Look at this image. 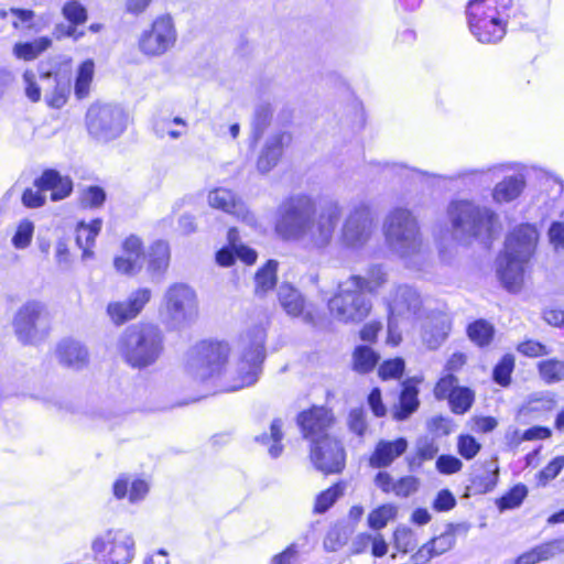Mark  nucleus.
Masks as SVG:
<instances>
[{"mask_svg": "<svg viewBox=\"0 0 564 564\" xmlns=\"http://www.w3.org/2000/svg\"><path fill=\"white\" fill-rule=\"evenodd\" d=\"M540 378L547 384L564 380V360L551 358L538 364Z\"/></svg>", "mask_w": 564, "mask_h": 564, "instance_id": "obj_39", "label": "nucleus"}, {"mask_svg": "<svg viewBox=\"0 0 564 564\" xmlns=\"http://www.w3.org/2000/svg\"><path fill=\"white\" fill-rule=\"evenodd\" d=\"M379 355L366 345L357 346L352 354L354 369L359 373L370 372L379 361Z\"/></svg>", "mask_w": 564, "mask_h": 564, "instance_id": "obj_38", "label": "nucleus"}, {"mask_svg": "<svg viewBox=\"0 0 564 564\" xmlns=\"http://www.w3.org/2000/svg\"><path fill=\"white\" fill-rule=\"evenodd\" d=\"M156 131L162 137L167 134L172 139H178L186 131V122L181 117H175L172 121H164L162 127L156 124Z\"/></svg>", "mask_w": 564, "mask_h": 564, "instance_id": "obj_60", "label": "nucleus"}, {"mask_svg": "<svg viewBox=\"0 0 564 564\" xmlns=\"http://www.w3.org/2000/svg\"><path fill=\"white\" fill-rule=\"evenodd\" d=\"M303 545L291 543L283 552L273 556L271 564H295L299 561Z\"/></svg>", "mask_w": 564, "mask_h": 564, "instance_id": "obj_63", "label": "nucleus"}, {"mask_svg": "<svg viewBox=\"0 0 564 564\" xmlns=\"http://www.w3.org/2000/svg\"><path fill=\"white\" fill-rule=\"evenodd\" d=\"M42 188L51 192V199L57 202L66 198L73 191V182L68 176H62L55 170L45 171L40 177Z\"/></svg>", "mask_w": 564, "mask_h": 564, "instance_id": "obj_29", "label": "nucleus"}, {"mask_svg": "<svg viewBox=\"0 0 564 564\" xmlns=\"http://www.w3.org/2000/svg\"><path fill=\"white\" fill-rule=\"evenodd\" d=\"M453 235L457 239L490 238L497 216L487 207L469 200L452 202L447 208Z\"/></svg>", "mask_w": 564, "mask_h": 564, "instance_id": "obj_8", "label": "nucleus"}, {"mask_svg": "<svg viewBox=\"0 0 564 564\" xmlns=\"http://www.w3.org/2000/svg\"><path fill=\"white\" fill-rule=\"evenodd\" d=\"M383 232L389 248L401 258H411L422 250L419 224L410 209H391L383 221Z\"/></svg>", "mask_w": 564, "mask_h": 564, "instance_id": "obj_7", "label": "nucleus"}, {"mask_svg": "<svg viewBox=\"0 0 564 564\" xmlns=\"http://www.w3.org/2000/svg\"><path fill=\"white\" fill-rule=\"evenodd\" d=\"M207 198L210 207L234 216L237 220L251 228L259 227V220L254 213L250 210L246 203L232 191L218 187L210 191Z\"/></svg>", "mask_w": 564, "mask_h": 564, "instance_id": "obj_16", "label": "nucleus"}, {"mask_svg": "<svg viewBox=\"0 0 564 564\" xmlns=\"http://www.w3.org/2000/svg\"><path fill=\"white\" fill-rule=\"evenodd\" d=\"M528 490L524 485H516L509 492L502 496L498 502L500 510L519 507L527 497Z\"/></svg>", "mask_w": 564, "mask_h": 564, "instance_id": "obj_54", "label": "nucleus"}, {"mask_svg": "<svg viewBox=\"0 0 564 564\" xmlns=\"http://www.w3.org/2000/svg\"><path fill=\"white\" fill-rule=\"evenodd\" d=\"M91 551L104 564H131L137 553L134 534L123 528H112L91 541Z\"/></svg>", "mask_w": 564, "mask_h": 564, "instance_id": "obj_11", "label": "nucleus"}, {"mask_svg": "<svg viewBox=\"0 0 564 564\" xmlns=\"http://www.w3.org/2000/svg\"><path fill=\"white\" fill-rule=\"evenodd\" d=\"M393 545L402 553L412 551L417 545L415 533L408 527H397L393 532Z\"/></svg>", "mask_w": 564, "mask_h": 564, "instance_id": "obj_46", "label": "nucleus"}, {"mask_svg": "<svg viewBox=\"0 0 564 564\" xmlns=\"http://www.w3.org/2000/svg\"><path fill=\"white\" fill-rule=\"evenodd\" d=\"M94 62L91 59H87L82 63L78 68L75 82V94L79 99L88 96L90 83L94 76Z\"/></svg>", "mask_w": 564, "mask_h": 564, "instance_id": "obj_44", "label": "nucleus"}, {"mask_svg": "<svg viewBox=\"0 0 564 564\" xmlns=\"http://www.w3.org/2000/svg\"><path fill=\"white\" fill-rule=\"evenodd\" d=\"M517 350L529 358H538L551 354V349L538 340L527 339L517 346Z\"/></svg>", "mask_w": 564, "mask_h": 564, "instance_id": "obj_58", "label": "nucleus"}, {"mask_svg": "<svg viewBox=\"0 0 564 564\" xmlns=\"http://www.w3.org/2000/svg\"><path fill=\"white\" fill-rule=\"evenodd\" d=\"M152 292L148 288H141L132 292L126 301L111 302L107 306V313L111 321L123 324L137 317L145 304L151 300Z\"/></svg>", "mask_w": 564, "mask_h": 564, "instance_id": "obj_19", "label": "nucleus"}, {"mask_svg": "<svg viewBox=\"0 0 564 564\" xmlns=\"http://www.w3.org/2000/svg\"><path fill=\"white\" fill-rule=\"evenodd\" d=\"M480 449L481 444L473 435L460 434L457 437V452L463 458L470 460L477 456Z\"/></svg>", "mask_w": 564, "mask_h": 564, "instance_id": "obj_53", "label": "nucleus"}, {"mask_svg": "<svg viewBox=\"0 0 564 564\" xmlns=\"http://www.w3.org/2000/svg\"><path fill=\"white\" fill-rule=\"evenodd\" d=\"M62 14L70 24H83L88 18L86 8L78 0L66 1Z\"/></svg>", "mask_w": 564, "mask_h": 564, "instance_id": "obj_49", "label": "nucleus"}, {"mask_svg": "<svg viewBox=\"0 0 564 564\" xmlns=\"http://www.w3.org/2000/svg\"><path fill=\"white\" fill-rule=\"evenodd\" d=\"M500 166H490L481 170H463L456 175L451 176L449 180H467L473 184L488 185L496 178V173Z\"/></svg>", "mask_w": 564, "mask_h": 564, "instance_id": "obj_42", "label": "nucleus"}, {"mask_svg": "<svg viewBox=\"0 0 564 564\" xmlns=\"http://www.w3.org/2000/svg\"><path fill=\"white\" fill-rule=\"evenodd\" d=\"M55 355L59 364L75 370L85 368L89 361L87 348L70 338L63 339L57 344Z\"/></svg>", "mask_w": 564, "mask_h": 564, "instance_id": "obj_23", "label": "nucleus"}, {"mask_svg": "<svg viewBox=\"0 0 564 564\" xmlns=\"http://www.w3.org/2000/svg\"><path fill=\"white\" fill-rule=\"evenodd\" d=\"M564 552V539H555L519 555L513 564H536Z\"/></svg>", "mask_w": 564, "mask_h": 564, "instance_id": "obj_28", "label": "nucleus"}, {"mask_svg": "<svg viewBox=\"0 0 564 564\" xmlns=\"http://www.w3.org/2000/svg\"><path fill=\"white\" fill-rule=\"evenodd\" d=\"M118 351L132 368L150 367L163 351L161 330L151 324L128 327L118 340Z\"/></svg>", "mask_w": 564, "mask_h": 564, "instance_id": "obj_6", "label": "nucleus"}, {"mask_svg": "<svg viewBox=\"0 0 564 564\" xmlns=\"http://www.w3.org/2000/svg\"><path fill=\"white\" fill-rule=\"evenodd\" d=\"M278 299L288 315L295 317L302 314L305 304L304 299L292 285L281 284L278 290Z\"/></svg>", "mask_w": 564, "mask_h": 564, "instance_id": "obj_32", "label": "nucleus"}, {"mask_svg": "<svg viewBox=\"0 0 564 564\" xmlns=\"http://www.w3.org/2000/svg\"><path fill=\"white\" fill-rule=\"evenodd\" d=\"M51 321V314L45 304L28 301L15 312L12 327L20 343L35 345L47 336Z\"/></svg>", "mask_w": 564, "mask_h": 564, "instance_id": "obj_12", "label": "nucleus"}, {"mask_svg": "<svg viewBox=\"0 0 564 564\" xmlns=\"http://www.w3.org/2000/svg\"><path fill=\"white\" fill-rule=\"evenodd\" d=\"M46 200V189L42 188L40 177L35 180L33 188H26L22 194V203L29 208L42 206Z\"/></svg>", "mask_w": 564, "mask_h": 564, "instance_id": "obj_55", "label": "nucleus"}, {"mask_svg": "<svg viewBox=\"0 0 564 564\" xmlns=\"http://www.w3.org/2000/svg\"><path fill=\"white\" fill-rule=\"evenodd\" d=\"M149 490L147 480L128 474H121L112 485L113 497L118 500L128 499L131 505L143 501Z\"/></svg>", "mask_w": 564, "mask_h": 564, "instance_id": "obj_20", "label": "nucleus"}, {"mask_svg": "<svg viewBox=\"0 0 564 564\" xmlns=\"http://www.w3.org/2000/svg\"><path fill=\"white\" fill-rule=\"evenodd\" d=\"M369 167L372 173L379 174L389 181L398 178L400 181L414 182L436 176L399 162H371Z\"/></svg>", "mask_w": 564, "mask_h": 564, "instance_id": "obj_21", "label": "nucleus"}, {"mask_svg": "<svg viewBox=\"0 0 564 564\" xmlns=\"http://www.w3.org/2000/svg\"><path fill=\"white\" fill-rule=\"evenodd\" d=\"M536 242L538 231L529 224L516 227L507 237L505 251L497 259V274L508 291L517 292L522 286Z\"/></svg>", "mask_w": 564, "mask_h": 564, "instance_id": "obj_4", "label": "nucleus"}, {"mask_svg": "<svg viewBox=\"0 0 564 564\" xmlns=\"http://www.w3.org/2000/svg\"><path fill=\"white\" fill-rule=\"evenodd\" d=\"M41 80L52 88L48 90V87H44L46 104L52 108H62L66 104L70 93L69 79L61 77L57 74L45 73L41 75Z\"/></svg>", "mask_w": 564, "mask_h": 564, "instance_id": "obj_27", "label": "nucleus"}, {"mask_svg": "<svg viewBox=\"0 0 564 564\" xmlns=\"http://www.w3.org/2000/svg\"><path fill=\"white\" fill-rule=\"evenodd\" d=\"M386 302L389 315L400 319L414 318L422 307L420 293L409 284L395 285Z\"/></svg>", "mask_w": 564, "mask_h": 564, "instance_id": "obj_17", "label": "nucleus"}, {"mask_svg": "<svg viewBox=\"0 0 564 564\" xmlns=\"http://www.w3.org/2000/svg\"><path fill=\"white\" fill-rule=\"evenodd\" d=\"M341 212L337 200H328L317 210L311 195L293 194L279 205L274 230L282 240L296 241L310 251L324 252L334 239Z\"/></svg>", "mask_w": 564, "mask_h": 564, "instance_id": "obj_2", "label": "nucleus"}, {"mask_svg": "<svg viewBox=\"0 0 564 564\" xmlns=\"http://www.w3.org/2000/svg\"><path fill=\"white\" fill-rule=\"evenodd\" d=\"M171 259L170 246L166 241H154L145 252L147 270L153 281H160L165 275Z\"/></svg>", "mask_w": 564, "mask_h": 564, "instance_id": "obj_24", "label": "nucleus"}, {"mask_svg": "<svg viewBox=\"0 0 564 564\" xmlns=\"http://www.w3.org/2000/svg\"><path fill=\"white\" fill-rule=\"evenodd\" d=\"M34 234V224L29 219L19 223L12 237V245L17 249H25L30 246Z\"/></svg>", "mask_w": 564, "mask_h": 564, "instance_id": "obj_50", "label": "nucleus"}, {"mask_svg": "<svg viewBox=\"0 0 564 564\" xmlns=\"http://www.w3.org/2000/svg\"><path fill=\"white\" fill-rule=\"evenodd\" d=\"M564 467V456H557L551 460L540 473L539 478L542 485L554 479Z\"/></svg>", "mask_w": 564, "mask_h": 564, "instance_id": "obj_64", "label": "nucleus"}, {"mask_svg": "<svg viewBox=\"0 0 564 564\" xmlns=\"http://www.w3.org/2000/svg\"><path fill=\"white\" fill-rule=\"evenodd\" d=\"M448 402L455 414H464L474 402V392L468 388L458 387L452 391Z\"/></svg>", "mask_w": 564, "mask_h": 564, "instance_id": "obj_45", "label": "nucleus"}, {"mask_svg": "<svg viewBox=\"0 0 564 564\" xmlns=\"http://www.w3.org/2000/svg\"><path fill=\"white\" fill-rule=\"evenodd\" d=\"M468 336L478 346H486L492 339L494 328L489 323L482 319L476 321L469 325Z\"/></svg>", "mask_w": 564, "mask_h": 564, "instance_id": "obj_47", "label": "nucleus"}, {"mask_svg": "<svg viewBox=\"0 0 564 564\" xmlns=\"http://www.w3.org/2000/svg\"><path fill=\"white\" fill-rule=\"evenodd\" d=\"M52 44L47 36H41L32 42L17 43L13 46V55L23 61L35 59L41 53L46 51Z\"/></svg>", "mask_w": 564, "mask_h": 564, "instance_id": "obj_35", "label": "nucleus"}, {"mask_svg": "<svg viewBox=\"0 0 564 564\" xmlns=\"http://www.w3.org/2000/svg\"><path fill=\"white\" fill-rule=\"evenodd\" d=\"M455 541V527L453 524H448L445 532L432 539L427 543L430 544L432 552L437 556L449 551L454 546Z\"/></svg>", "mask_w": 564, "mask_h": 564, "instance_id": "obj_48", "label": "nucleus"}, {"mask_svg": "<svg viewBox=\"0 0 564 564\" xmlns=\"http://www.w3.org/2000/svg\"><path fill=\"white\" fill-rule=\"evenodd\" d=\"M286 139L288 135L285 133L279 132L270 135L265 140L257 160V170L261 174H267L276 166L283 154V147Z\"/></svg>", "mask_w": 564, "mask_h": 564, "instance_id": "obj_25", "label": "nucleus"}, {"mask_svg": "<svg viewBox=\"0 0 564 564\" xmlns=\"http://www.w3.org/2000/svg\"><path fill=\"white\" fill-rule=\"evenodd\" d=\"M417 389L410 382L403 384L400 395V409L395 412L394 416L399 421L408 419L419 406Z\"/></svg>", "mask_w": 564, "mask_h": 564, "instance_id": "obj_37", "label": "nucleus"}, {"mask_svg": "<svg viewBox=\"0 0 564 564\" xmlns=\"http://www.w3.org/2000/svg\"><path fill=\"white\" fill-rule=\"evenodd\" d=\"M327 306L329 314L337 322L358 324L370 314L372 302L359 289V275L352 274L338 283Z\"/></svg>", "mask_w": 564, "mask_h": 564, "instance_id": "obj_9", "label": "nucleus"}, {"mask_svg": "<svg viewBox=\"0 0 564 564\" xmlns=\"http://www.w3.org/2000/svg\"><path fill=\"white\" fill-rule=\"evenodd\" d=\"M419 479L414 476H405L393 484V494L398 497H409L419 489Z\"/></svg>", "mask_w": 564, "mask_h": 564, "instance_id": "obj_62", "label": "nucleus"}, {"mask_svg": "<svg viewBox=\"0 0 564 564\" xmlns=\"http://www.w3.org/2000/svg\"><path fill=\"white\" fill-rule=\"evenodd\" d=\"M525 187V178L522 174L505 177L497 183L492 191V199L496 203H510L517 199Z\"/></svg>", "mask_w": 564, "mask_h": 564, "instance_id": "obj_31", "label": "nucleus"}, {"mask_svg": "<svg viewBox=\"0 0 564 564\" xmlns=\"http://www.w3.org/2000/svg\"><path fill=\"white\" fill-rule=\"evenodd\" d=\"M283 438L282 433V421L280 419H275L272 421L270 426V435L262 434L256 438L257 442H260L264 445H269V454L272 458H276L281 455L283 451V446L281 445V440Z\"/></svg>", "mask_w": 564, "mask_h": 564, "instance_id": "obj_40", "label": "nucleus"}, {"mask_svg": "<svg viewBox=\"0 0 564 564\" xmlns=\"http://www.w3.org/2000/svg\"><path fill=\"white\" fill-rule=\"evenodd\" d=\"M512 0H470L466 7L467 24L480 43L494 44L503 39Z\"/></svg>", "mask_w": 564, "mask_h": 564, "instance_id": "obj_5", "label": "nucleus"}, {"mask_svg": "<svg viewBox=\"0 0 564 564\" xmlns=\"http://www.w3.org/2000/svg\"><path fill=\"white\" fill-rule=\"evenodd\" d=\"M343 495V487L337 484L325 491L321 492L315 501L314 511L316 513H324L327 511L335 501Z\"/></svg>", "mask_w": 564, "mask_h": 564, "instance_id": "obj_51", "label": "nucleus"}, {"mask_svg": "<svg viewBox=\"0 0 564 564\" xmlns=\"http://www.w3.org/2000/svg\"><path fill=\"white\" fill-rule=\"evenodd\" d=\"M404 360L402 358L386 360L379 367V377L383 380L400 378L404 371Z\"/></svg>", "mask_w": 564, "mask_h": 564, "instance_id": "obj_59", "label": "nucleus"}, {"mask_svg": "<svg viewBox=\"0 0 564 564\" xmlns=\"http://www.w3.org/2000/svg\"><path fill=\"white\" fill-rule=\"evenodd\" d=\"M106 200V193L99 186H89L80 195V204L86 208L100 207Z\"/></svg>", "mask_w": 564, "mask_h": 564, "instance_id": "obj_56", "label": "nucleus"}, {"mask_svg": "<svg viewBox=\"0 0 564 564\" xmlns=\"http://www.w3.org/2000/svg\"><path fill=\"white\" fill-rule=\"evenodd\" d=\"M406 448L408 442L403 437L395 441H380L370 456L369 464L375 468L388 467L395 458L400 457Z\"/></svg>", "mask_w": 564, "mask_h": 564, "instance_id": "obj_26", "label": "nucleus"}, {"mask_svg": "<svg viewBox=\"0 0 564 564\" xmlns=\"http://www.w3.org/2000/svg\"><path fill=\"white\" fill-rule=\"evenodd\" d=\"M160 314L173 327L188 326L198 317L196 292L185 283H173L164 292Z\"/></svg>", "mask_w": 564, "mask_h": 564, "instance_id": "obj_10", "label": "nucleus"}, {"mask_svg": "<svg viewBox=\"0 0 564 564\" xmlns=\"http://www.w3.org/2000/svg\"><path fill=\"white\" fill-rule=\"evenodd\" d=\"M272 112L273 111L270 104L261 102L256 107L251 122L253 144L259 141L265 128L269 126L272 118Z\"/></svg>", "mask_w": 564, "mask_h": 564, "instance_id": "obj_41", "label": "nucleus"}, {"mask_svg": "<svg viewBox=\"0 0 564 564\" xmlns=\"http://www.w3.org/2000/svg\"><path fill=\"white\" fill-rule=\"evenodd\" d=\"M102 221L99 218L86 224L79 221L76 226V243L83 250V260H88L94 257L93 248L95 240L101 230Z\"/></svg>", "mask_w": 564, "mask_h": 564, "instance_id": "obj_30", "label": "nucleus"}, {"mask_svg": "<svg viewBox=\"0 0 564 564\" xmlns=\"http://www.w3.org/2000/svg\"><path fill=\"white\" fill-rule=\"evenodd\" d=\"M145 252L142 240L134 235L127 237L122 242V252L113 260L117 272L134 276L143 269Z\"/></svg>", "mask_w": 564, "mask_h": 564, "instance_id": "obj_18", "label": "nucleus"}, {"mask_svg": "<svg viewBox=\"0 0 564 564\" xmlns=\"http://www.w3.org/2000/svg\"><path fill=\"white\" fill-rule=\"evenodd\" d=\"M177 32L170 14L158 17L139 37V50L147 56L159 57L172 50Z\"/></svg>", "mask_w": 564, "mask_h": 564, "instance_id": "obj_15", "label": "nucleus"}, {"mask_svg": "<svg viewBox=\"0 0 564 564\" xmlns=\"http://www.w3.org/2000/svg\"><path fill=\"white\" fill-rule=\"evenodd\" d=\"M348 536L344 529H330L323 542V546L327 552H336L347 543Z\"/></svg>", "mask_w": 564, "mask_h": 564, "instance_id": "obj_57", "label": "nucleus"}, {"mask_svg": "<svg viewBox=\"0 0 564 564\" xmlns=\"http://www.w3.org/2000/svg\"><path fill=\"white\" fill-rule=\"evenodd\" d=\"M435 468L440 474L452 475L462 470L463 462L453 455H441L436 459Z\"/></svg>", "mask_w": 564, "mask_h": 564, "instance_id": "obj_61", "label": "nucleus"}, {"mask_svg": "<svg viewBox=\"0 0 564 564\" xmlns=\"http://www.w3.org/2000/svg\"><path fill=\"white\" fill-rule=\"evenodd\" d=\"M387 282L388 273L378 264L369 267L365 276L359 275V289L370 294H377Z\"/></svg>", "mask_w": 564, "mask_h": 564, "instance_id": "obj_34", "label": "nucleus"}, {"mask_svg": "<svg viewBox=\"0 0 564 564\" xmlns=\"http://www.w3.org/2000/svg\"><path fill=\"white\" fill-rule=\"evenodd\" d=\"M278 261L269 260L254 276L256 294L265 295L276 284Z\"/></svg>", "mask_w": 564, "mask_h": 564, "instance_id": "obj_36", "label": "nucleus"}, {"mask_svg": "<svg viewBox=\"0 0 564 564\" xmlns=\"http://www.w3.org/2000/svg\"><path fill=\"white\" fill-rule=\"evenodd\" d=\"M514 369V357L505 355L494 369V380L502 387L510 383L511 373Z\"/></svg>", "mask_w": 564, "mask_h": 564, "instance_id": "obj_52", "label": "nucleus"}, {"mask_svg": "<svg viewBox=\"0 0 564 564\" xmlns=\"http://www.w3.org/2000/svg\"><path fill=\"white\" fill-rule=\"evenodd\" d=\"M333 415L323 406H314L297 416L304 438L311 445V460L324 474H337L345 467V451L341 444L328 433Z\"/></svg>", "mask_w": 564, "mask_h": 564, "instance_id": "obj_3", "label": "nucleus"}, {"mask_svg": "<svg viewBox=\"0 0 564 564\" xmlns=\"http://www.w3.org/2000/svg\"><path fill=\"white\" fill-rule=\"evenodd\" d=\"M376 224L370 205L357 202L350 205L340 227V242L348 249L359 250L371 239Z\"/></svg>", "mask_w": 564, "mask_h": 564, "instance_id": "obj_13", "label": "nucleus"}, {"mask_svg": "<svg viewBox=\"0 0 564 564\" xmlns=\"http://www.w3.org/2000/svg\"><path fill=\"white\" fill-rule=\"evenodd\" d=\"M499 477V467L497 459H490L482 464V470L475 473L471 478V484L480 492H489L494 490Z\"/></svg>", "mask_w": 564, "mask_h": 564, "instance_id": "obj_33", "label": "nucleus"}, {"mask_svg": "<svg viewBox=\"0 0 564 564\" xmlns=\"http://www.w3.org/2000/svg\"><path fill=\"white\" fill-rule=\"evenodd\" d=\"M267 333L256 325L240 336L237 360L227 367L229 346L223 341H200L187 354L186 372L195 381L212 383L219 391L231 392L254 384L265 357Z\"/></svg>", "mask_w": 564, "mask_h": 564, "instance_id": "obj_1", "label": "nucleus"}, {"mask_svg": "<svg viewBox=\"0 0 564 564\" xmlns=\"http://www.w3.org/2000/svg\"><path fill=\"white\" fill-rule=\"evenodd\" d=\"M451 330V319L445 313H432L422 325V340L429 349L438 348Z\"/></svg>", "mask_w": 564, "mask_h": 564, "instance_id": "obj_22", "label": "nucleus"}, {"mask_svg": "<svg viewBox=\"0 0 564 564\" xmlns=\"http://www.w3.org/2000/svg\"><path fill=\"white\" fill-rule=\"evenodd\" d=\"M398 514L397 506L392 503H386L377 509L372 510L368 516V525L372 530H381L386 528V525L394 520Z\"/></svg>", "mask_w": 564, "mask_h": 564, "instance_id": "obj_43", "label": "nucleus"}, {"mask_svg": "<svg viewBox=\"0 0 564 564\" xmlns=\"http://www.w3.org/2000/svg\"><path fill=\"white\" fill-rule=\"evenodd\" d=\"M86 127L95 140L108 142L126 130L127 115L119 106L94 104L87 110Z\"/></svg>", "mask_w": 564, "mask_h": 564, "instance_id": "obj_14", "label": "nucleus"}]
</instances>
